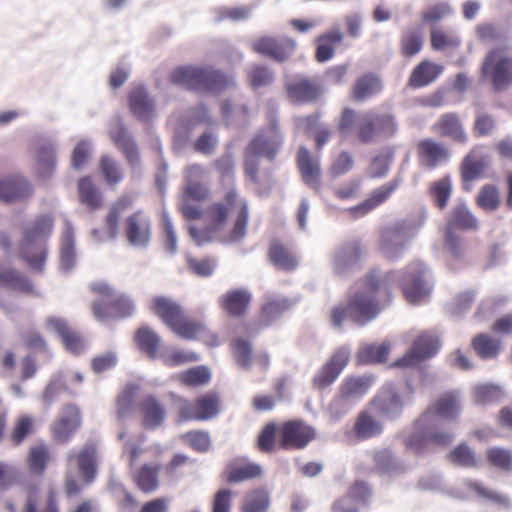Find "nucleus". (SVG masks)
<instances>
[{
	"label": "nucleus",
	"mask_w": 512,
	"mask_h": 512,
	"mask_svg": "<svg viewBox=\"0 0 512 512\" xmlns=\"http://www.w3.org/2000/svg\"><path fill=\"white\" fill-rule=\"evenodd\" d=\"M37 430L36 418L30 414H21L13 422L8 434V441L13 447H18L32 436Z\"/></svg>",
	"instance_id": "obj_46"
},
{
	"label": "nucleus",
	"mask_w": 512,
	"mask_h": 512,
	"mask_svg": "<svg viewBox=\"0 0 512 512\" xmlns=\"http://www.w3.org/2000/svg\"><path fill=\"white\" fill-rule=\"evenodd\" d=\"M177 379L184 386L199 387L210 381L211 374L207 367L196 366L179 373Z\"/></svg>",
	"instance_id": "obj_62"
},
{
	"label": "nucleus",
	"mask_w": 512,
	"mask_h": 512,
	"mask_svg": "<svg viewBox=\"0 0 512 512\" xmlns=\"http://www.w3.org/2000/svg\"><path fill=\"white\" fill-rule=\"evenodd\" d=\"M363 256L360 241L351 240L342 244L333 257V268L337 274H342L357 266Z\"/></svg>",
	"instance_id": "obj_30"
},
{
	"label": "nucleus",
	"mask_w": 512,
	"mask_h": 512,
	"mask_svg": "<svg viewBox=\"0 0 512 512\" xmlns=\"http://www.w3.org/2000/svg\"><path fill=\"white\" fill-rule=\"evenodd\" d=\"M78 190L81 203L85 204L89 209L96 210L102 206L100 192L90 178L80 179Z\"/></svg>",
	"instance_id": "obj_60"
},
{
	"label": "nucleus",
	"mask_w": 512,
	"mask_h": 512,
	"mask_svg": "<svg viewBox=\"0 0 512 512\" xmlns=\"http://www.w3.org/2000/svg\"><path fill=\"white\" fill-rule=\"evenodd\" d=\"M291 307L289 299L284 297H269L261 307L259 320L252 324H245V330L258 331L260 328L268 326L271 322L287 311Z\"/></svg>",
	"instance_id": "obj_33"
},
{
	"label": "nucleus",
	"mask_w": 512,
	"mask_h": 512,
	"mask_svg": "<svg viewBox=\"0 0 512 512\" xmlns=\"http://www.w3.org/2000/svg\"><path fill=\"white\" fill-rule=\"evenodd\" d=\"M479 228V222L476 216L470 211L464 203H459L453 207L449 214L446 230L455 232V230L476 231Z\"/></svg>",
	"instance_id": "obj_41"
},
{
	"label": "nucleus",
	"mask_w": 512,
	"mask_h": 512,
	"mask_svg": "<svg viewBox=\"0 0 512 512\" xmlns=\"http://www.w3.org/2000/svg\"><path fill=\"white\" fill-rule=\"evenodd\" d=\"M268 257L274 266L285 271H292L298 266V260L294 253L279 239L271 241Z\"/></svg>",
	"instance_id": "obj_45"
},
{
	"label": "nucleus",
	"mask_w": 512,
	"mask_h": 512,
	"mask_svg": "<svg viewBox=\"0 0 512 512\" xmlns=\"http://www.w3.org/2000/svg\"><path fill=\"white\" fill-rule=\"evenodd\" d=\"M349 359L350 352L347 348L340 347L335 350L330 359L315 374L313 386L319 390L329 387L347 366Z\"/></svg>",
	"instance_id": "obj_20"
},
{
	"label": "nucleus",
	"mask_w": 512,
	"mask_h": 512,
	"mask_svg": "<svg viewBox=\"0 0 512 512\" xmlns=\"http://www.w3.org/2000/svg\"><path fill=\"white\" fill-rule=\"evenodd\" d=\"M389 350L388 344H367L359 349L357 358L361 364L381 363L388 358Z\"/></svg>",
	"instance_id": "obj_61"
},
{
	"label": "nucleus",
	"mask_w": 512,
	"mask_h": 512,
	"mask_svg": "<svg viewBox=\"0 0 512 512\" xmlns=\"http://www.w3.org/2000/svg\"><path fill=\"white\" fill-rule=\"evenodd\" d=\"M114 143L124 152L127 160L135 164L139 160V154L135 142L129 136L127 129L123 125H118L110 132Z\"/></svg>",
	"instance_id": "obj_54"
},
{
	"label": "nucleus",
	"mask_w": 512,
	"mask_h": 512,
	"mask_svg": "<svg viewBox=\"0 0 512 512\" xmlns=\"http://www.w3.org/2000/svg\"><path fill=\"white\" fill-rule=\"evenodd\" d=\"M423 34L420 28H406L400 36V51L405 57L417 55L423 48Z\"/></svg>",
	"instance_id": "obj_52"
},
{
	"label": "nucleus",
	"mask_w": 512,
	"mask_h": 512,
	"mask_svg": "<svg viewBox=\"0 0 512 512\" xmlns=\"http://www.w3.org/2000/svg\"><path fill=\"white\" fill-rule=\"evenodd\" d=\"M132 206V199L130 196H121L109 209L105 218V227L108 235L115 238L118 234L119 221L122 213Z\"/></svg>",
	"instance_id": "obj_53"
},
{
	"label": "nucleus",
	"mask_w": 512,
	"mask_h": 512,
	"mask_svg": "<svg viewBox=\"0 0 512 512\" xmlns=\"http://www.w3.org/2000/svg\"><path fill=\"white\" fill-rule=\"evenodd\" d=\"M395 279L394 271L384 275L375 270L369 272L361 284L349 292L347 304L341 303L331 309V324L341 328L347 319L360 326L373 320L390 303Z\"/></svg>",
	"instance_id": "obj_1"
},
{
	"label": "nucleus",
	"mask_w": 512,
	"mask_h": 512,
	"mask_svg": "<svg viewBox=\"0 0 512 512\" xmlns=\"http://www.w3.org/2000/svg\"><path fill=\"white\" fill-rule=\"evenodd\" d=\"M204 173V170L199 165H191L186 169V181L187 184L183 190V200L180 205V211L183 216L189 220H198L202 218V210L193 204L191 200L198 202L205 201L210 197L209 189L202 183L198 182Z\"/></svg>",
	"instance_id": "obj_8"
},
{
	"label": "nucleus",
	"mask_w": 512,
	"mask_h": 512,
	"mask_svg": "<svg viewBox=\"0 0 512 512\" xmlns=\"http://www.w3.org/2000/svg\"><path fill=\"white\" fill-rule=\"evenodd\" d=\"M47 326L59 335L65 348L73 353L80 354L85 349V342L81 334L69 327L67 322L58 317H50L46 320Z\"/></svg>",
	"instance_id": "obj_32"
},
{
	"label": "nucleus",
	"mask_w": 512,
	"mask_h": 512,
	"mask_svg": "<svg viewBox=\"0 0 512 512\" xmlns=\"http://www.w3.org/2000/svg\"><path fill=\"white\" fill-rule=\"evenodd\" d=\"M282 145V136L277 119L271 115L267 127L260 129L244 150L243 168L245 175L256 185L260 184V157L272 161Z\"/></svg>",
	"instance_id": "obj_5"
},
{
	"label": "nucleus",
	"mask_w": 512,
	"mask_h": 512,
	"mask_svg": "<svg viewBox=\"0 0 512 512\" xmlns=\"http://www.w3.org/2000/svg\"><path fill=\"white\" fill-rule=\"evenodd\" d=\"M270 493L264 487L249 490L242 499L241 512H267L270 507Z\"/></svg>",
	"instance_id": "obj_49"
},
{
	"label": "nucleus",
	"mask_w": 512,
	"mask_h": 512,
	"mask_svg": "<svg viewBox=\"0 0 512 512\" xmlns=\"http://www.w3.org/2000/svg\"><path fill=\"white\" fill-rule=\"evenodd\" d=\"M207 225L203 228L191 227L189 234L197 245H204L217 240L222 231L224 223V204H212L205 211Z\"/></svg>",
	"instance_id": "obj_16"
},
{
	"label": "nucleus",
	"mask_w": 512,
	"mask_h": 512,
	"mask_svg": "<svg viewBox=\"0 0 512 512\" xmlns=\"http://www.w3.org/2000/svg\"><path fill=\"white\" fill-rule=\"evenodd\" d=\"M451 193L452 181L448 175L430 184L429 195L439 209H444L448 205Z\"/></svg>",
	"instance_id": "obj_57"
},
{
	"label": "nucleus",
	"mask_w": 512,
	"mask_h": 512,
	"mask_svg": "<svg viewBox=\"0 0 512 512\" xmlns=\"http://www.w3.org/2000/svg\"><path fill=\"white\" fill-rule=\"evenodd\" d=\"M51 458V451L47 444L40 442L32 445L26 455V465L29 472L34 476L42 477Z\"/></svg>",
	"instance_id": "obj_44"
},
{
	"label": "nucleus",
	"mask_w": 512,
	"mask_h": 512,
	"mask_svg": "<svg viewBox=\"0 0 512 512\" xmlns=\"http://www.w3.org/2000/svg\"><path fill=\"white\" fill-rule=\"evenodd\" d=\"M135 394V387L129 385L117 396L115 415L118 421H124L133 414L135 410Z\"/></svg>",
	"instance_id": "obj_58"
},
{
	"label": "nucleus",
	"mask_w": 512,
	"mask_h": 512,
	"mask_svg": "<svg viewBox=\"0 0 512 512\" xmlns=\"http://www.w3.org/2000/svg\"><path fill=\"white\" fill-rule=\"evenodd\" d=\"M76 462L79 473L86 483H91L96 476L97 446L94 443L84 445L78 452L72 451L67 455V462Z\"/></svg>",
	"instance_id": "obj_28"
},
{
	"label": "nucleus",
	"mask_w": 512,
	"mask_h": 512,
	"mask_svg": "<svg viewBox=\"0 0 512 512\" xmlns=\"http://www.w3.org/2000/svg\"><path fill=\"white\" fill-rule=\"evenodd\" d=\"M262 476L263 468L260 464L249 460H239L229 465L226 480L230 483H241L259 479Z\"/></svg>",
	"instance_id": "obj_42"
},
{
	"label": "nucleus",
	"mask_w": 512,
	"mask_h": 512,
	"mask_svg": "<svg viewBox=\"0 0 512 512\" xmlns=\"http://www.w3.org/2000/svg\"><path fill=\"white\" fill-rule=\"evenodd\" d=\"M440 349L439 338L430 333L422 332L414 340L412 347L395 362L398 367H412L434 357Z\"/></svg>",
	"instance_id": "obj_15"
},
{
	"label": "nucleus",
	"mask_w": 512,
	"mask_h": 512,
	"mask_svg": "<svg viewBox=\"0 0 512 512\" xmlns=\"http://www.w3.org/2000/svg\"><path fill=\"white\" fill-rule=\"evenodd\" d=\"M407 229L405 222H399L382 232L379 248L388 260L396 261L403 256L406 242L401 238Z\"/></svg>",
	"instance_id": "obj_24"
},
{
	"label": "nucleus",
	"mask_w": 512,
	"mask_h": 512,
	"mask_svg": "<svg viewBox=\"0 0 512 512\" xmlns=\"http://www.w3.org/2000/svg\"><path fill=\"white\" fill-rule=\"evenodd\" d=\"M295 47V41L288 37L263 36L252 44L253 51L277 62L287 60Z\"/></svg>",
	"instance_id": "obj_21"
},
{
	"label": "nucleus",
	"mask_w": 512,
	"mask_h": 512,
	"mask_svg": "<svg viewBox=\"0 0 512 512\" xmlns=\"http://www.w3.org/2000/svg\"><path fill=\"white\" fill-rule=\"evenodd\" d=\"M230 351L234 361L242 368H249L252 360V344L250 341L237 337L230 343Z\"/></svg>",
	"instance_id": "obj_64"
},
{
	"label": "nucleus",
	"mask_w": 512,
	"mask_h": 512,
	"mask_svg": "<svg viewBox=\"0 0 512 512\" xmlns=\"http://www.w3.org/2000/svg\"><path fill=\"white\" fill-rule=\"evenodd\" d=\"M461 412V398L458 392L448 391L440 395L419 417L421 425H429L440 419L455 421Z\"/></svg>",
	"instance_id": "obj_14"
},
{
	"label": "nucleus",
	"mask_w": 512,
	"mask_h": 512,
	"mask_svg": "<svg viewBox=\"0 0 512 512\" xmlns=\"http://www.w3.org/2000/svg\"><path fill=\"white\" fill-rule=\"evenodd\" d=\"M90 289L100 297L91 305L93 315L97 320L103 322L110 319L128 318L133 315L135 305L127 294L118 292L104 281L93 282Z\"/></svg>",
	"instance_id": "obj_6"
},
{
	"label": "nucleus",
	"mask_w": 512,
	"mask_h": 512,
	"mask_svg": "<svg viewBox=\"0 0 512 512\" xmlns=\"http://www.w3.org/2000/svg\"><path fill=\"white\" fill-rule=\"evenodd\" d=\"M382 89L380 79L374 74H365L358 78L353 86L351 97L354 101H363L378 94Z\"/></svg>",
	"instance_id": "obj_50"
},
{
	"label": "nucleus",
	"mask_w": 512,
	"mask_h": 512,
	"mask_svg": "<svg viewBox=\"0 0 512 512\" xmlns=\"http://www.w3.org/2000/svg\"><path fill=\"white\" fill-rule=\"evenodd\" d=\"M401 178L396 177L390 182L382 185L381 187L373 190L369 197L360 204L351 207L349 211L354 218L364 216L385 203L392 193L400 186Z\"/></svg>",
	"instance_id": "obj_27"
},
{
	"label": "nucleus",
	"mask_w": 512,
	"mask_h": 512,
	"mask_svg": "<svg viewBox=\"0 0 512 512\" xmlns=\"http://www.w3.org/2000/svg\"><path fill=\"white\" fill-rule=\"evenodd\" d=\"M197 421L215 417L220 410V397L215 393H206L195 400Z\"/></svg>",
	"instance_id": "obj_56"
},
{
	"label": "nucleus",
	"mask_w": 512,
	"mask_h": 512,
	"mask_svg": "<svg viewBox=\"0 0 512 512\" xmlns=\"http://www.w3.org/2000/svg\"><path fill=\"white\" fill-rule=\"evenodd\" d=\"M137 408L141 426L146 430H156L166 421L167 409L156 395L148 394L142 397Z\"/></svg>",
	"instance_id": "obj_22"
},
{
	"label": "nucleus",
	"mask_w": 512,
	"mask_h": 512,
	"mask_svg": "<svg viewBox=\"0 0 512 512\" xmlns=\"http://www.w3.org/2000/svg\"><path fill=\"white\" fill-rule=\"evenodd\" d=\"M31 183L24 177L13 176L0 180V200L11 203L30 197Z\"/></svg>",
	"instance_id": "obj_35"
},
{
	"label": "nucleus",
	"mask_w": 512,
	"mask_h": 512,
	"mask_svg": "<svg viewBox=\"0 0 512 512\" xmlns=\"http://www.w3.org/2000/svg\"><path fill=\"white\" fill-rule=\"evenodd\" d=\"M35 176L39 180H47L55 172L56 157L55 150L51 144H43L37 149Z\"/></svg>",
	"instance_id": "obj_47"
},
{
	"label": "nucleus",
	"mask_w": 512,
	"mask_h": 512,
	"mask_svg": "<svg viewBox=\"0 0 512 512\" xmlns=\"http://www.w3.org/2000/svg\"><path fill=\"white\" fill-rule=\"evenodd\" d=\"M419 165L427 170H433L446 164L451 158L449 147L433 138L420 140L416 145Z\"/></svg>",
	"instance_id": "obj_17"
},
{
	"label": "nucleus",
	"mask_w": 512,
	"mask_h": 512,
	"mask_svg": "<svg viewBox=\"0 0 512 512\" xmlns=\"http://www.w3.org/2000/svg\"><path fill=\"white\" fill-rule=\"evenodd\" d=\"M426 274V266L419 261L411 262L404 268L399 285L408 302L419 303L430 295L432 287Z\"/></svg>",
	"instance_id": "obj_9"
},
{
	"label": "nucleus",
	"mask_w": 512,
	"mask_h": 512,
	"mask_svg": "<svg viewBox=\"0 0 512 512\" xmlns=\"http://www.w3.org/2000/svg\"><path fill=\"white\" fill-rule=\"evenodd\" d=\"M160 469L158 463H145L133 470L132 479L140 491L151 493L159 487Z\"/></svg>",
	"instance_id": "obj_40"
},
{
	"label": "nucleus",
	"mask_w": 512,
	"mask_h": 512,
	"mask_svg": "<svg viewBox=\"0 0 512 512\" xmlns=\"http://www.w3.org/2000/svg\"><path fill=\"white\" fill-rule=\"evenodd\" d=\"M316 435V429L300 419L285 421L278 427L279 444L284 450L304 449Z\"/></svg>",
	"instance_id": "obj_13"
},
{
	"label": "nucleus",
	"mask_w": 512,
	"mask_h": 512,
	"mask_svg": "<svg viewBox=\"0 0 512 512\" xmlns=\"http://www.w3.org/2000/svg\"><path fill=\"white\" fill-rule=\"evenodd\" d=\"M320 115L313 114L308 115L303 119V122L307 128V132L313 131L315 137L316 149L320 151L324 145L330 140L332 131L327 126H322L319 123Z\"/></svg>",
	"instance_id": "obj_63"
},
{
	"label": "nucleus",
	"mask_w": 512,
	"mask_h": 512,
	"mask_svg": "<svg viewBox=\"0 0 512 512\" xmlns=\"http://www.w3.org/2000/svg\"><path fill=\"white\" fill-rule=\"evenodd\" d=\"M383 425L367 411L358 414L353 426V433L358 440H367L380 435Z\"/></svg>",
	"instance_id": "obj_48"
},
{
	"label": "nucleus",
	"mask_w": 512,
	"mask_h": 512,
	"mask_svg": "<svg viewBox=\"0 0 512 512\" xmlns=\"http://www.w3.org/2000/svg\"><path fill=\"white\" fill-rule=\"evenodd\" d=\"M82 424L81 412L75 404H67L61 409L58 418L51 427L55 442L68 443Z\"/></svg>",
	"instance_id": "obj_18"
},
{
	"label": "nucleus",
	"mask_w": 512,
	"mask_h": 512,
	"mask_svg": "<svg viewBox=\"0 0 512 512\" xmlns=\"http://www.w3.org/2000/svg\"><path fill=\"white\" fill-rule=\"evenodd\" d=\"M128 104L132 115L142 122H149L155 116V100L143 85H134L128 93Z\"/></svg>",
	"instance_id": "obj_23"
},
{
	"label": "nucleus",
	"mask_w": 512,
	"mask_h": 512,
	"mask_svg": "<svg viewBox=\"0 0 512 512\" xmlns=\"http://www.w3.org/2000/svg\"><path fill=\"white\" fill-rule=\"evenodd\" d=\"M296 162L303 182L312 188H318L321 179L319 158L313 156L306 147L301 146L297 152Z\"/></svg>",
	"instance_id": "obj_31"
},
{
	"label": "nucleus",
	"mask_w": 512,
	"mask_h": 512,
	"mask_svg": "<svg viewBox=\"0 0 512 512\" xmlns=\"http://www.w3.org/2000/svg\"><path fill=\"white\" fill-rule=\"evenodd\" d=\"M439 421L435 420L425 426L419 423V418L415 422V432L405 441L407 449L420 455L427 452L431 446H447L452 440L451 433L441 430L438 427Z\"/></svg>",
	"instance_id": "obj_10"
},
{
	"label": "nucleus",
	"mask_w": 512,
	"mask_h": 512,
	"mask_svg": "<svg viewBox=\"0 0 512 512\" xmlns=\"http://www.w3.org/2000/svg\"><path fill=\"white\" fill-rule=\"evenodd\" d=\"M475 203L485 212L496 211L501 204L499 188L495 184L483 185L475 197Z\"/></svg>",
	"instance_id": "obj_55"
},
{
	"label": "nucleus",
	"mask_w": 512,
	"mask_h": 512,
	"mask_svg": "<svg viewBox=\"0 0 512 512\" xmlns=\"http://www.w3.org/2000/svg\"><path fill=\"white\" fill-rule=\"evenodd\" d=\"M488 168V156L478 157L473 150L467 153L462 159L459 168L461 181L464 185V188L469 190L467 185L478 179H481Z\"/></svg>",
	"instance_id": "obj_34"
},
{
	"label": "nucleus",
	"mask_w": 512,
	"mask_h": 512,
	"mask_svg": "<svg viewBox=\"0 0 512 512\" xmlns=\"http://www.w3.org/2000/svg\"><path fill=\"white\" fill-rule=\"evenodd\" d=\"M372 378L369 376H350L340 384L334 403L338 405L348 404L364 396L370 389Z\"/></svg>",
	"instance_id": "obj_29"
},
{
	"label": "nucleus",
	"mask_w": 512,
	"mask_h": 512,
	"mask_svg": "<svg viewBox=\"0 0 512 512\" xmlns=\"http://www.w3.org/2000/svg\"><path fill=\"white\" fill-rule=\"evenodd\" d=\"M150 308L180 338L201 340L210 346L219 345L217 338L201 322L190 318L178 303L158 296L152 299Z\"/></svg>",
	"instance_id": "obj_3"
},
{
	"label": "nucleus",
	"mask_w": 512,
	"mask_h": 512,
	"mask_svg": "<svg viewBox=\"0 0 512 512\" xmlns=\"http://www.w3.org/2000/svg\"><path fill=\"white\" fill-rule=\"evenodd\" d=\"M124 233L132 246L147 247L152 236L151 218L142 210L133 212L125 219Z\"/></svg>",
	"instance_id": "obj_19"
},
{
	"label": "nucleus",
	"mask_w": 512,
	"mask_h": 512,
	"mask_svg": "<svg viewBox=\"0 0 512 512\" xmlns=\"http://www.w3.org/2000/svg\"><path fill=\"white\" fill-rule=\"evenodd\" d=\"M23 512H58L54 492L42 493L37 486H30Z\"/></svg>",
	"instance_id": "obj_38"
},
{
	"label": "nucleus",
	"mask_w": 512,
	"mask_h": 512,
	"mask_svg": "<svg viewBox=\"0 0 512 512\" xmlns=\"http://www.w3.org/2000/svg\"><path fill=\"white\" fill-rule=\"evenodd\" d=\"M252 293L245 288H235L226 292V314L235 319H243L250 308Z\"/></svg>",
	"instance_id": "obj_37"
},
{
	"label": "nucleus",
	"mask_w": 512,
	"mask_h": 512,
	"mask_svg": "<svg viewBox=\"0 0 512 512\" xmlns=\"http://www.w3.org/2000/svg\"><path fill=\"white\" fill-rule=\"evenodd\" d=\"M482 75L495 91H504L512 85V56L504 47L491 49L481 66Z\"/></svg>",
	"instance_id": "obj_7"
},
{
	"label": "nucleus",
	"mask_w": 512,
	"mask_h": 512,
	"mask_svg": "<svg viewBox=\"0 0 512 512\" xmlns=\"http://www.w3.org/2000/svg\"><path fill=\"white\" fill-rule=\"evenodd\" d=\"M139 349L149 358L156 359L161 344L160 336L147 326L140 327L134 336Z\"/></svg>",
	"instance_id": "obj_51"
},
{
	"label": "nucleus",
	"mask_w": 512,
	"mask_h": 512,
	"mask_svg": "<svg viewBox=\"0 0 512 512\" xmlns=\"http://www.w3.org/2000/svg\"><path fill=\"white\" fill-rule=\"evenodd\" d=\"M343 33L339 29H331L320 34L316 42L315 59L319 63L329 61L334 57L336 46L343 41Z\"/></svg>",
	"instance_id": "obj_43"
},
{
	"label": "nucleus",
	"mask_w": 512,
	"mask_h": 512,
	"mask_svg": "<svg viewBox=\"0 0 512 512\" xmlns=\"http://www.w3.org/2000/svg\"><path fill=\"white\" fill-rule=\"evenodd\" d=\"M432 130L440 137L449 138L459 144H466L468 135L460 116L455 112H447L439 116Z\"/></svg>",
	"instance_id": "obj_25"
},
{
	"label": "nucleus",
	"mask_w": 512,
	"mask_h": 512,
	"mask_svg": "<svg viewBox=\"0 0 512 512\" xmlns=\"http://www.w3.org/2000/svg\"><path fill=\"white\" fill-rule=\"evenodd\" d=\"M286 92L288 98L295 103L312 102L319 98L321 86L310 78L296 77L286 83Z\"/></svg>",
	"instance_id": "obj_26"
},
{
	"label": "nucleus",
	"mask_w": 512,
	"mask_h": 512,
	"mask_svg": "<svg viewBox=\"0 0 512 512\" xmlns=\"http://www.w3.org/2000/svg\"><path fill=\"white\" fill-rule=\"evenodd\" d=\"M472 347L482 359H492L500 352V341L481 333L473 338Z\"/></svg>",
	"instance_id": "obj_59"
},
{
	"label": "nucleus",
	"mask_w": 512,
	"mask_h": 512,
	"mask_svg": "<svg viewBox=\"0 0 512 512\" xmlns=\"http://www.w3.org/2000/svg\"><path fill=\"white\" fill-rule=\"evenodd\" d=\"M249 212L247 202L240 198L234 189L226 192V222L231 228L226 235V242L236 243L246 234Z\"/></svg>",
	"instance_id": "obj_12"
},
{
	"label": "nucleus",
	"mask_w": 512,
	"mask_h": 512,
	"mask_svg": "<svg viewBox=\"0 0 512 512\" xmlns=\"http://www.w3.org/2000/svg\"><path fill=\"white\" fill-rule=\"evenodd\" d=\"M372 405L380 415L395 419L401 413L404 401L392 389H384L373 399Z\"/></svg>",
	"instance_id": "obj_39"
},
{
	"label": "nucleus",
	"mask_w": 512,
	"mask_h": 512,
	"mask_svg": "<svg viewBox=\"0 0 512 512\" xmlns=\"http://www.w3.org/2000/svg\"><path fill=\"white\" fill-rule=\"evenodd\" d=\"M355 130L357 139L362 144H370L377 138H392L398 132L395 115L390 112L369 111L358 114L354 109L344 108L337 122L338 133L348 137Z\"/></svg>",
	"instance_id": "obj_2"
},
{
	"label": "nucleus",
	"mask_w": 512,
	"mask_h": 512,
	"mask_svg": "<svg viewBox=\"0 0 512 512\" xmlns=\"http://www.w3.org/2000/svg\"><path fill=\"white\" fill-rule=\"evenodd\" d=\"M170 81L189 90L209 91L219 81L220 74L205 68L178 67L170 74Z\"/></svg>",
	"instance_id": "obj_11"
},
{
	"label": "nucleus",
	"mask_w": 512,
	"mask_h": 512,
	"mask_svg": "<svg viewBox=\"0 0 512 512\" xmlns=\"http://www.w3.org/2000/svg\"><path fill=\"white\" fill-rule=\"evenodd\" d=\"M54 216L51 213L40 214L22 228L19 244V257L28 267L41 273L47 256L46 243L54 228Z\"/></svg>",
	"instance_id": "obj_4"
},
{
	"label": "nucleus",
	"mask_w": 512,
	"mask_h": 512,
	"mask_svg": "<svg viewBox=\"0 0 512 512\" xmlns=\"http://www.w3.org/2000/svg\"><path fill=\"white\" fill-rule=\"evenodd\" d=\"M444 68L442 65L430 60H422L412 70L408 85L411 88L419 89L430 85L442 74Z\"/></svg>",
	"instance_id": "obj_36"
}]
</instances>
